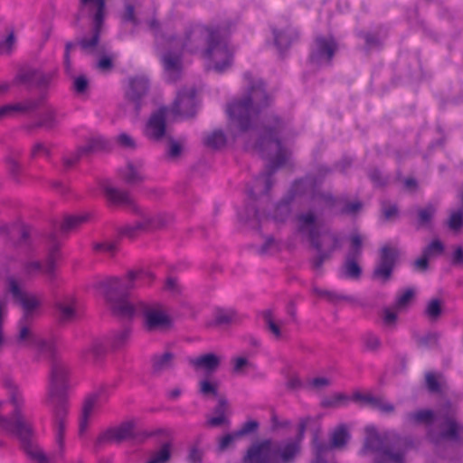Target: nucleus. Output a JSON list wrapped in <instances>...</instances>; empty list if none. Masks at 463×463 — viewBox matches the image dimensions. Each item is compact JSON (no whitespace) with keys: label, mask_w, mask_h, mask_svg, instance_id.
<instances>
[{"label":"nucleus","mask_w":463,"mask_h":463,"mask_svg":"<svg viewBox=\"0 0 463 463\" xmlns=\"http://www.w3.org/2000/svg\"><path fill=\"white\" fill-rule=\"evenodd\" d=\"M102 401L99 395L95 394L86 399L80 418L79 433L80 436L86 432L90 418L99 410Z\"/></svg>","instance_id":"bb28decb"},{"label":"nucleus","mask_w":463,"mask_h":463,"mask_svg":"<svg viewBox=\"0 0 463 463\" xmlns=\"http://www.w3.org/2000/svg\"><path fill=\"white\" fill-rule=\"evenodd\" d=\"M88 218L89 216L87 214L68 215L63 219V222L61 225V230L62 232H69L73 231L87 222Z\"/></svg>","instance_id":"58836bf2"},{"label":"nucleus","mask_w":463,"mask_h":463,"mask_svg":"<svg viewBox=\"0 0 463 463\" xmlns=\"http://www.w3.org/2000/svg\"><path fill=\"white\" fill-rule=\"evenodd\" d=\"M199 387L200 392L203 395H216L217 393V384L208 380L201 381Z\"/></svg>","instance_id":"5fc2aeb1"},{"label":"nucleus","mask_w":463,"mask_h":463,"mask_svg":"<svg viewBox=\"0 0 463 463\" xmlns=\"http://www.w3.org/2000/svg\"><path fill=\"white\" fill-rule=\"evenodd\" d=\"M349 398L342 393H336L322 401L324 407H339L345 403Z\"/></svg>","instance_id":"603ef678"},{"label":"nucleus","mask_w":463,"mask_h":463,"mask_svg":"<svg viewBox=\"0 0 463 463\" xmlns=\"http://www.w3.org/2000/svg\"><path fill=\"white\" fill-rule=\"evenodd\" d=\"M428 389L432 392H439L444 383L443 376L436 373H428L425 376Z\"/></svg>","instance_id":"79ce46f5"},{"label":"nucleus","mask_w":463,"mask_h":463,"mask_svg":"<svg viewBox=\"0 0 463 463\" xmlns=\"http://www.w3.org/2000/svg\"><path fill=\"white\" fill-rule=\"evenodd\" d=\"M414 297L415 291L412 288H408L400 290L396 295L393 308L401 312L406 310L411 304Z\"/></svg>","instance_id":"f704fd0d"},{"label":"nucleus","mask_w":463,"mask_h":463,"mask_svg":"<svg viewBox=\"0 0 463 463\" xmlns=\"http://www.w3.org/2000/svg\"><path fill=\"white\" fill-rule=\"evenodd\" d=\"M313 290L319 297L327 298L330 300H336V299L351 300L352 299L350 297L343 296V295L337 294L335 292L321 290L317 288H314Z\"/></svg>","instance_id":"13d9d810"},{"label":"nucleus","mask_w":463,"mask_h":463,"mask_svg":"<svg viewBox=\"0 0 463 463\" xmlns=\"http://www.w3.org/2000/svg\"><path fill=\"white\" fill-rule=\"evenodd\" d=\"M73 86L77 92L82 93L88 87V80L84 76H79L75 78Z\"/></svg>","instance_id":"774afa93"},{"label":"nucleus","mask_w":463,"mask_h":463,"mask_svg":"<svg viewBox=\"0 0 463 463\" xmlns=\"http://www.w3.org/2000/svg\"><path fill=\"white\" fill-rule=\"evenodd\" d=\"M351 248L346 260L342 267V275L346 278L357 279L361 274V269L356 259L362 253L363 237L358 233L350 236Z\"/></svg>","instance_id":"412c9836"},{"label":"nucleus","mask_w":463,"mask_h":463,"mask_svg":"<svg viewBox=\"0 0 463 463\" xmlns=\"http://www.w3.org/2000/svg\"><path fill=\"white\" fill-rule=\"evenodd\" d=\"M175 363V355L170 352L156 354L153 358V369L156 372H163L170 369Z\"/></svg>","instance_id":"c9c22d12"},{"label":"nucleus","mask_w":463,"mask_h":463,"mask_svg":"<svg viewBox=\"0 0 463 463\" xmlns=\"http://www.w3.org/2000/svg\"><path fill=\"white\" fill-rule=\"evenodd\" d=\"M52 411L53 418V435L56 449L53 457L45 455L49 459L50 463L54 462V458H61L65 451L64 434L66 430V418L68 414V408L66 406L51 407ZM31 459L32 458L29 457ZM35 462L39 463L34 459Z\"/></svg>","instance_id":"a211bd4d"},{"label":"nucleus","mask_w":463,"mask_h":463,"mask_svg":"<svg viewBox=\"0 0 463 463\" xmlns=\"http://www.w3.org/2000/svg\"><path fill=\"white\" fill-rule=\"evenodd\" d=\"M171 444L165 443L156 451L146 463H166L171 457Z\"/></svg>","instance_id":"ea45409f"},{"label":"nucleus","mask_w":463,"mask_h":463,"mask_svg":"<svg viewBox=\"0 0 463 463\" xmlns=\"http://www.w3.org/2000/svg\"><path fill=\"white\" fill-rule=\"evenodd\" d=\"M153 275L147 270L130 271L125 278H109L99 282V288L111 310L118 316L132 317L142 315L148 331H163L171 327L172 317L160 303L136 302L130 298L131 289L149 284Z\"/></svg>","instance_id":"f257e3e1"},{"label":"nucleus","mask_w":463,"mask_h":463,"mask_svg":"<svg viewBox=\"0 0 463 463\" xmlns=\"http://www.w3.org/2000/svg\"><path fill=\"white\" fill-rule=\"evenodd\" d=\"M94 249L98 251L113 254L117 250V243L115 241L99 242L94 245Z\"/></svg>","instance_id":"e2e57ef3"},{"label":"nucleus","mask_w":463,"mask_h":463,"mask_svg":"<svg viewBox=\"0 0 463 463\" xmlns=\"http://www.w3.org/2000/svg\"><path fill=\"white\" fill-rule=\"evenodd\" d=\"M449 228L458 232L463 227V209L452 211L448 220Z\"/></svg>","instance_id":"37998d69"},{"label":"nucleus","mask_w":463,"mask_h":463,"mask_svg":"<svg viewBox=\"0 0 463 463\" xmlns=\"http://www.w3.org/2000/svg\"><path fill=\"white\" fill-rule=\"evenodd\" d=\"M7 317V301L0 298V351L3 349L5 343V336L4 332V324Z\"/></svg>","instance_id":"de8ad7c7"},{"label":"nucleus","mask_w":463,"mask_h":463,"mask_svg":"<svg viewBox=\"0 0 463 463\" xmlns=\"http://www.w3.org/2000/svg\"><path fill=\"white\" fill-rule=\"evenodd\" d=\"M451 262L455 266L463 265V247L457 246L451 256Z\"/></svg>","instance_id":"338daca9"},{"label":"nucleus","mask_w":463,"mask_h":463,"mask_svg":"<svg viewBox=\"0 0 463 463\" xmlns=\"http://www.w3.org/2000/svg\"><path fill=\"white\" fill-rule=\"evenodd\" d=\"M218 31L212 30L199 23L186 26L180 38L160 36L156 45L161 52V59L167 80H176L182 71V56L185 53L198 54L208 45Z\"/></svg>","instance_id":"f03ea898"},{"label":"nucleus","mask_w":463,"mask_h":463,"mask_svg":"<svg viewBox=\"0 0 463 463\" xmlns=\"http://www.w3.org/2000/svg\"><path fill=\"white\" fill-rule=\"evenodd\" d=\"M58 317L61 322L67 323L76 317V300L72 296H67L56 302Z\"/></svg>","instance_id":"cd10ccee"},{"label":"nucleus","mask_w":463,"mask_h":463,"mask_svg":"<svg viewBox=\"0 0 463 463\" xmlns=\"http://www.w3.org/2000/svg\"><path fill=\"white\" fill-rule=\"evenodd\" d=\"M293 197L309 195L316 209L333 207L337 202L331 195L316 191V185L310 178L296 182L292 187Z\"/></svg>","instance_id":"f3484780"},{"label":"nucleus","mask_w":463,"mask_h":463,"mask_svg":"<svg viewBox=\"0 0 463 463\" xmlns=\"http://www.w3.org/2000/svg\"><path fill=\"white\" fill-rule=\"evenodd\" d=\"M336 48V43L331 36L317 37L310 55L311 62L317 65L328 64Z\"/></svg>","instance_id":"4be33fe9"},{"label":"nucleus","mask_w":463,"mask_h":463,"mask_svg":"<svg viewBox=\"0 0 463 463\" xmlns=\"http://www.w3.org/2000/svg\"><path fill=\"white\" fill-rule=\"evenodd\" d=\"M444 251V245L439 240L432 241L423 250L425 256L430 259L441 255Z\"/></svg>","instance_id":"8fccbe9b"},{"label":"nucleus","mask_w":463,"mask_h":463,"mask_svg":"<svg viewBox=\"0 0 463 463\" xmlns=\"http://www.w3.org/2000/svg\"><path fill=\"white\" fill-rule=\"evenodd\" d=\"M396 251L390 247H383L381 251V260L374 270V277L382 281H386L391 276Z\"/></svg>","instance_id":"a878e982"},{"label":"nucleus","mask_w":463,"mask_h":463,"mask_svg":"<svg viewBox=\"0 0 463 463\" xmlns=\"http://www.w3.org/2000/svg\"><path fill=\"white\" fill-rule=\"evenodd\" d=\"M121 178L129 184H136L145 179L143 164L141 162H129L119 172Z\"/></svg>","instance_id":"c85d7f7f"},{"label":"nucleus","mask_w":463,"mask_h":463,"mask_svg":"<svg viewBox=\"0 0 463 463\" xmlns=\"http://www.w3.org/2000/svg\"><path fill=\"white\" fill-rule=\"evenodd\" d=\"M62 118L63 115L58 109L47 107L40 113L36 126L51 129L55 128Z\"/></svg>","instance_id":"2f4dec72"},{"label":"nucleus","mask_w":463,"mask_h":463,"mask_svg":"<svg viewBox=\"0 0 463 463\" xmlns=\"http://www.w3.org/2000/svg\"><path fill=\"white\" fill-rule=\"evenodd\" d=\"M407 426L424 425L432 428L439 426V431L436 437L432 430L430 436L434 442L441 439L458 440L463 431V426L456 420L455 411L451 407L434 413L430 410H419L405 416Z\"/></svg>","instance_id":"0eeeda50"},{"label":"nucleus","mask_w":463,"mask_h":463,"mask_svg":"<svg viewBox=\"0 0 463 463\" xmlns=\"http://www.w3.org/2000/svg\"><path fill=\"white\" fill-rule=\"evenodd\" d=\"M117 142L124 148H135L136 141L127 133H121L117 137Z\"/></svg>","instance_id":"680f3d73"},{"label":"nucleus","mask_w":463,"mask_h":463,"mask_svg":"<svg viewBox=\"0 0 463 463\" xmlns=\"http://www.w3.org/2000/svg\"><path fill=\"white\" fill-rule=\"evenodd\" d=\"M166 120H173V118L168 111V108L162 107L151 115L145 128V135L149 139L160 140L165 133Z\"/></svg>","instance_id":"5701e85b"},{"label":"nucleus","mask_w":463,"mask_h":463,"mask_svg":"<svg viewBox=\"0 0 463 463\" xmlns=\"http://www.w3.org/2000/svg\"><path fill=\"white\" fill-rule=\"evenodd\" d=\"M240 438V436L236 435L235 433L227 434L223 437H222L219 440V449L220 450H225L228 449L236 439Z\"/></svg>","instance_id":"69168bd1"},{"label":"nucleus","mask_w":463,"mask_h":463,"mask_svg":"<svg viewBox=\"0 0 463 463\" xmlns=\"http://www.w3.org/2000/svg\"><path fill=\"white\" fill-rule=\"evenodd\" d=\"M105 0H80V15L92 18L94 29L92 35L84 37L79 43L86 52H93L98 45L100 26L104 18Z\"/></svg>","instance_id":"ddd939ff"},{"label":"nucleus","mask_w":463,"mask_h":463,"mask_svg":"<svg viewBox=\"0 0 463 463\" xmlns=\"http://www.w3.org/2000/svg\"><path fill=\"white\" fill-rule=\"evenodd\" d=\"M249 81V91L241 99L231 102L226 112L229 118V133L233 140L244 137L257 124L262 109L269 104V98L261 80H253L245 74Z\"/></svg>","instance_id":"7ed1b4c3"},{"label":"nucleus","mask_w":463,"mask_h":463,"mask_svg":"<svg viewBox=\"0 0 463 463\" xmlns=\"http://www.w3.org/2000/svg\"><path fill=\"white\" fill-rule=\"evenodd\" d=\"M364 432L365 439L360 451L362 456H373L375 463H404V452L394 450V431L386 430L379 433L373 425H368Z\"/></svg>","instance_id":"9d476101"},{"label":"nucleus","mask_w":463,"mask_h":463,"mask_svg":"<svg viewBox=\"0 0 463 463\" xmlns=\"http://www.w3.org/2000/svg\"><path fill=\"white\" fill-rule=\"evenodd\" d=\"M442 311V303L438 298L430 299L425 309L427 317L432 320L437 319Z\"/></svg>","instance_id":"a18cd8bd"},{"label":"nucleus","mask_w":463,"mask_h":463,"mask_svg":"<svg viewBox=\"0 0 463 463\" xmlns=\"http://www.w3.org/2000/svg\"><path fill=\"white\" fill-rule=\"evenodd\" d=\"M15 37L14 33L0 37V55L9 54L14 48Z\"/></svg>","instance_id":"49530a36"},{"label":"nucleus","mask_w":463,"mask_h":463,"mask_svg":"<svg viewBox=\"0 0 463 463\" xmlns=\"http://www.w3.org/2000/svg\"><path fill=\"white\" fill-rule=\"evenodd\" d=\"M264 321L274 337L276 339H280L282 337L280 323L275 319L273 313L270 310H268L264 313Z\"/></svg>","instance_id":"a19ab883"},{"label":"nucleus","mask_w":463,"mask_h":463,"mask_svg":"<svg viewBox=\"0 0 463 463\" xmlns=\"http://www.w3.org/2000/svg\"><path fill=\"white\" fill-rule=\"evenodd\" d=\"M7 290L23 309L22 320L31 321L39 314L42 306L41 298L35 294L24 291L15 278H8Z\"/></svg>","instance_id":"4468645a"},{"label":"nucleus","mask_w":463,"mask_h":463,"mask_svg":"<svg viewBox=\"0 0 463 463\" xmlns=\"http://www.w3.org/2000/svg\"><path fill=\"white\" fill-rule=\"evenodd\" d=\"M60 259L58 247H52L48 253L44 263L40 260L29 259L23 264V274L26 277H35L39 274H44L49 279L55 276L56 263Z\"/></svg>","instance_id":"dca6fc26"},{"label":"nucleus","mask_w":463,"mask_h":463,"mask_svg":"<svg viewBox=\"0 0 463 463\" xmlns=\"http://www.w3.org/2000/svg\"><path fill=\"white\" fill-rule=\"evenodd\" d=\"M282 127L283 123L278 118H272L265 125L263 136L253 146L261 156L268 159L269 164L267 171L255 180L253 187L249 190V194L252 198H257L270 189L273 172L286 164L289 157L288 151L282 146L277 137V135L281 132Z\"/></svg>","instance_id":"20e7f679"},{"label":"nucleus","mask_w":463,"mask_h":463,"mask_svg":"<svg viewBox=\"0 0 463 463\" xmlns=\"http://www.w3.org/2000/svg\"><path fill=\"white\" fill-rule=\"evenodd\" d=\"M88 149L89 148H87V147H81V148H79L78 150H76L74 152H71V153L66 154L63 156V165L66 168H70V167L73 166L76 164V162H78L80 157L84 153L87 152Z\"/></svg>","instance_id":"3c124183"},{"label":"nucleus","mask_w":463,"mask_h":463,"mask_svg":"<svg viewBox=\"0 0 463 463\" xmlns=\"http://www.w3.org/2000/svg\"><path fill=\"white\" fill-rule=\"evenodd\" d=\"M68 366L60 360L53 361L48 383L46 402L50 407L68 408V390L70 388Z\"/></svg>","instance_id":"9b49d317"},{"label":"nucleus","mask_w":463,"mask_h":463,"mask_svg":"<svg viewBox=\"0 0 463 463\" xmlns=\"http://www.w3.org/2000/svg\"><path fill=\"white\" fill-rule=\"evenodd\" d=\"M104 192L110 203L116 205L133 207L138 213L137 221L121 229L122 236L134 238L140 232L153 231L165 224V218L163 214L139 209L128 193L109 185L105 186Z\"/></svg>","instance_id":"1a4fd4ad"},{"label":"nucleus","mask_w":463,"mask_h":463,"mask_svg":"<svg viewBox=\"0 0 463 463\" xmlns=\"http://www.w3.org/2000/svg\"><path fill=\"white\" fill-rule=\"evenodd\" d=\"M49 155V148L45 143L36 142L32 146L31 156L37 158L40 156H45Z\"/></svg>","instance_id":"6e6d98bb"},{"label":"nucleus","mask_w":463,"mask_h":463,"mask_svg":"<svg viewBox=\"0 0 463 463\" xmlns=\"http://www.w3.org/2000/svg\"><path fill=\"white\" fill-rule=\"evenodd\" d=\"M297 229L298 233L307 238L317 250V255L313 260L315 269H319L324 260L339 247L337 235L329 232H321L318 220L311 211L297 217Z\"/></svg>","instance_id":"6e6552de"},{"label":"nucleus","mask_w":463,"mask_h":463,"mask_svg":"<svg viewBox=\"0 0 463 463\" xmlns=\"http://www.w3.org/2000/svg\"><path fill=\"white\" fill-rule=\"evenodd\" d=\"M234 317V313L232 310H218L215 314V321L218 324H226L231 322Z\"/></svg>","instance_id":"bf43d9fd"},{"label":"nucleus","mask_w":463,"mask_h":463,"mask_svg":"<svg viewBox=\"0 0 463 463\" xmlns=\"http://www.w3.org/2000/svg\"><path fill=\"white\" fill-rule=\"evenodd\" d=\"M289 213L290 208L288 206V202H282L277 205L273 219L277 222H283L288 216Z\"/></svg>","instance_id":"864d4df0"},{"label":"nucleus","mask_w":463,"mask_h":463,"mask_svg":"<svg viewBox=\"0 0 463 463\" xmlns=\"http://www.w3.org/2000/svg\"><path fill=\"white\" fill-rule=\"evenodd\" d=\"M312 419H301L298 424V434L294 439L280 443L264 440L254 444L245 458L246 463H288L298 453L300 441Z\"/></svg>","instance_id":"423d86ee"},{"label":"nucleus","mask_w":463,"mask_h":463,"mask_svg":"<svg viewBox=\"0 0 463 463\" xmlns=\"http://www.w3.org/2000/svg\"><path fill=\"white\" fill-rule=\"evenodd\" d=\"M201 59L207 70L222 73L232 67L233 51L217 32L204 50H202Z\"/></svg>","instance_id":"f8f14e48"},{"label":"nucleus","mask_w":463,"mask_h":463,"mask_svg":"<svg viewBox=\"0 0 463 463\" xmlns=\"http://www.w3.org/2000/svg\"><path fill=\"white\" fill-rule=\"evenodd\" d=\"M250 367H251V364L245 357H236L233 360V372L236 373H242Z\"/></svg>","instance_id":"4d7b16f0"},{"label":"nucleus","mask_w":463,"mask_h":463,"mask_svg":"<svg viewBox=\"0 0 463 463\" xmlns=\"http://www.w3.org/2000/svg\"><path fill=\"white\" fill-rule=\"evenodd\" d=\"M396 309L392 307H385L383 309L382 319L384 326L393 327L397 321L398 313Z\"/></svg>","instance_id":"09e8293b"},{"label":"nucleus","mask_w":463,"mask_h":463,"mask_svg":"<svg viewBox=\"0 0 463 463\" xmlns=\"http://www.w3.org/2000/svg\"><path fill=\"white\" fill-rule=\"evenodd\" d=\"M352 400L361 406H368L382 413L389 414L394 411V406L380 396H374L370 392H354Z\"/></svg>","instance_id":"393cba45"},{"label":"nucleus","mask_w":463,"mask_h":463,"mask_svg":"<svg viewBox=\"0 0 463 463\" xmlns=\"http://www.w3.org/2000/svg\"><path fill=\"white\" fill-rule=\"evenodd\" d=\"M35 107L36 103L29 99L4 105L0 107V120L13 117L16 114L26 113L33 110Z\"/></svg>","instance_id":"7c9ffc66"},{"label":"nucleus","mask_w":463,"mask_h":463,"mask_svg":"<svg viewBox=\"0 0 463 463\" xmlns=\"http://www.w3.org/2000/svg\"><path fill=\"white\" fill-rule=\"evenodd\" d=\"M2 385L6 390L9 402L13 406L12 412L6 416L13 427L11 434L15 435L21 439L24 449L28 457L37 460L39 463H50V459L45 456L43 450L37 444L30 440L33 435V429L23 412L25 401L20 388L9 376L3 378Z\"/></svg>","instance_id":"39448f33"},{"label":"nucleus","mask_w":463,"mask_h":463,"mask_svg":"<svg viewBox=\"0 0 463 463\" xmlns=\"http://www.w3.org/2000/svg\"><path fill=\"white\" fill-rule=\"evenodd\" d=\"M196 108L195 91L191 88L178 92L173 106L168 108V111L173 120H176L194 116L196 112Z\"/></svg>","instance_id":"aec40b11"},{"label":"nucleus","mask_w":463,"mask_h":463,"mask_svg":"<svg viewBox=\"0 0 463 463\" xmlns=\"http://www.w3.org/2000/svg\"><path fill=\"white\" fill-rule=\"evenodd\" d=\"M148 90V80L145 76H139L129 80V85L127 90V97L134 103L146 93Z\"/></svg>","instance_id":"c756f323"},{"label":"nucleus","mask_w":463,"mask_h":463,"mask_svg":"<svg viewBox=\"0 0 463 463\" xmlns=\"http://www.w3.org/2000/svg\"><path fill=\"white\" fill-rule=\"evenodd\" d=\"M435 208L432 205H428L424 208H421L418 211V224L419 226H428L430 225L434 214Z\"/></svg>","instance_id":"c03bdc74"},{"label":"nucleus","mask_w":463,"mask_h":463,"mask_svg":"<svg viewBox=\"0 0 463 463\" xmlns=\"http://www.w3.org/2000/svg\"><path fill=\"white\" fill-rule=\"evenodd\" d=\"M274 42L279 51L287 49L291 43L297 38L296 32L291 28L283 31H273Z\"/></svg>","instance_id":"72a5a7b5"},{"label":"nucleus","mask_w":463,"mask_h":463,"mask_svg":"<svg viewBox=\"0 0 463 463\" xmlns=\"http://www.w3.org/2000/svg\"><path fill=\"white\" fill-rule=\"evenodd\" d=\"M130 336V331L128 329H122L114 335L113 346L119 347L122 345Z\"/></svg>","instance_id":"052dcab7"},{"label":"nucleus","mask_w":463,"mask_h":463,"mask_svg":"<svg viewBox=\"0 0 463 463\" xmlns=\"http://www.w3.org/2000/svg\"><path fill=\"white\" fill-rule=\"evenodd\" d=\"M106 350L104 343L99 339H96L86 347L84 355L87 360H97L106 353Z\"/></svg>","instance_id":"e433bc0d"},{"label":"nucleus","mask_w":463,"mask_h":463,"mask_svg":"<svg viewBox=\"0 0 463 463\" xmlns=\"http://www.w3.org/2000/svg\"><path fill=\"white\" fill-rule=\"evenodd\" d=\"M136 425V421L130 420L118 426L109 428L100 434L99 442H121L129 439L135 436Z\"/></svg>","instance_id":"b1692460"},{"label":"nucleus","mask_w":463,"mask_h":463,"mask_svg":"<svg viewBox=\"0 0 463 463\" xmlns=\"http://www.w3.org/2000/svg\"><path fill=\"white\" fill-rule=\"evenodd\" d=\"M30 321L20 320L16 343L20 346L36 350L40 354L52 355L54 345L52 340H47L35 334L30 327Z\"/></svg>","instance_id":"2eb2a0df"},{"label":"nucleus","mask_w":463,"mask_h":463,"mask_svg":"<svg viewBox=\"0 0 463 463\" xmlns=\"http://www.w3.org/2000/svg\"><path fill=\"white\" fill-rule=\"evenodd\" d=\"M190 364L196 369L214 371L219 365V358L213 354H206L191 358Z\"/></svg>","instance_id":"473e14b6"},{"label":"nucleus","mask_w":463,"mask_h":463,"mask_svg":"<svg viewBox=\"0 0 463 463\" xmlns=\"http://www.w3.org/2000/svg\"><path fill=\"white\" fill-rule=\"evenodd\" d=\"M350 439L349 430L346 425H338L331 433L330 446L318 443L314 440L315 459L312 463H326V456L330 449H343Z\"/></svg>","instance_id":"6ab92c4d"},{"label":"nucleus","mask_w":463,"mask_h":463,"mask_svg":"<svg viewBox=\"0 0 463 463\" xmlns=\"http://www.w3.org/2000/svg\"><path fill=\"white\" fill-rule=\"evenodd\" d=\"M203 143L211 148H221L226 144V137L222 130H213V132L205 135Z\"/></svg>","instance_id":"4c0bfd02"},{"label":"nucleus","mask_w":463,"mask_h":463,"mask_svg":"<svg viewBox=\"0 0 463 463\" xmlns=\"http://www.w3.org/2000/svg\"><path fill=\"white\" fill-rule=\"evenodd\" d=\"M308 383L312 388L321 390L328 386L331 383V380L327 377L321 376L309 380Z\"/></svg>","instance_id":"0e129e2a"}]
</instances>
